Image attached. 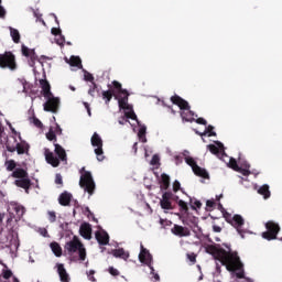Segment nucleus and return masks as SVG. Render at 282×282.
<instances>
[{
  "instance_id": "1",
  "label": "nucleus",
  "mask_w": 282,
  "mask_h": 282,
  "mask_svg": "<svg viewBox=\"0 0 282 282\" xmlns=\"http://www.w3.org/2000/svg\"><path fill=\"white\" fill-rule=\"evenodd\" d=\"M225 248L221 245H212L208 247V252L214 257L216 261H219L221 265H225L228 272H236L237 279H246V272L243 271V262L239 258L237 251H232L230 245L224 243Z\"/></svg>"
},
{
  "instance_id": "2",
  "label": "nucleus",
  "mask_w": 282,
  "mask_h": 282,
  "mask_svg": "<svg viewBox=\"0 0 282 282\" xmlns=\"http://www.w3.org/2000/svg\"><path fill=\"white\" fill-rule=\"evenodd\" d=\"M65 250L70 256V261H85L87 259V249L78 236H74L70 241L66 242Z\"/></svg>"
},
{
  "instance_id": "3",
  "label": "nucleus",
  "mask_w": 282,
  "mask_h": 282,
  "mask_svg": "<svg viewBox=\"0 0 282 282\" xmlns=\"http://www.w3.org/2000/svg\"><path fill=\"white\" fill-rule=\"evenodd\" d=\"M224 218L226 219L227 224H230L234 228H236L237 232L243 237L246 231L243 230V226H246V220L239 214L232 216V214L226 212L223 214Z\"/></svg>"
},
{
  "instance_id": "4",
  "label": "nucleus",
  "mask_w": 282,
  "mask_h": 282,
  "mask_svg": "<svg viewBox=\"0 0 282 282\" xmlns=\"http://www.w3.org/2000/svg\"><path fill=\"white\" fill-rule=\"evenodd\" d=\"M0 67L1 69L14 72L17 69V56L10 51L0 54Z\"/></svg>"
},
{
  "instance_id": "5",
  "label": "nucleus",
  "mask_w": 282,
  "mask_h": 282,
  "mask_svg": "<svg viewBox=\"0 0 282 282\" xmlns=\"http://www.w3.org/2000/svg\"><path fill=\"white\" fill-rule=\"evenodd\" d=\"M112 87H113V89H116V91L118 94L123 95V97L117 99L119 107L121 109H129V105H128V102H129V90L122 88V84H120V82H118V80L112 82Z\"/></svg>"
},
{
  "instance_id": "6",
  "label": "nucleus",
  "mask_w": 282,
  "mask_h": 282,
  "mask_svg": "<svg viewBox=\"0 0 282 282\" xmlns=\"http://www.w3.org/2000/svg\"><path fill=\"white\" fill-rule=\"evenodd\" d=\"M267 231L262 232L263 239H267V241H272L273 239H276V235L281 231V227L279 224L269 220L265 224Z\"/></svg>"
},
{
  "instance_id": "7",
  "label": "nucleus",
  "mask_w": 282,
  "mask_h": 282,
  "mask_svg": "<svg viewBox=\"0 0 282 282\" xmlns=\"http://www.w3.org/2000/svg\"><path fill=\"white\" fill-rule=\"evenodd\" d=\"M91 145L96 147L95 154L97 155L98 162L105 160V151H102V138L98 132H95L90 139Z\"/></svg>"
},
{
  "instance_id": "8",
  "label": "nucleus",
  "mask_w": 282,
  "mask_h": 282,
  "mask_svg": "<svg viewBox=\"0 0 282 282\" xmlns=\"http://www.w3.org/2000/svg\"><path fill=\"white\" fill-rule=\"evenodd\" d=\"M185 162L188 166H191L193 173L197 175V177H210L208 171L197 165V161H195V159H193L192 156H186Z\"/></svg>"
},
{
  "instance_id": "9",
  "label": "nucleus",
  "mask_w": 282,
  "mask_h": 282,
  "mask_svg": "<svg viewBox=\"0 0 282 282\" xmlns=\"http://www.w3.org/2000/svg\"><path fill=\"white\" fill-rule=\"evenodd\" d=\"M6 147L9 153H14V151H17L18 155H28V153H30V143H26L25 141H21L15 145H11L9 142H7Z\"/></svg>"
},
{
  "instance_id": "10",
  "label": "nucleus",
  "mask_w": 282,
  "mask_h": 282,
  "mask_svg": "<svg viewBox=\"0 0 282 282\" xmlns=\"http://www.w3.org/2000/svg\"><path fill=\"white\" fill-rule=\"evenodd\" d=\"M140 248H141V251L139 253V260L141 263H144L145 265H148V268H150V270H151L150 274H153V272H154L153 256L151 254V252H149V250L147 248H144L143 243H141Z\"/></svg>"
},
{
  "instance_id": "11",
  "label": "nucleus",
  "mask_w": 282,
  "mask_h": 282,
  "mask_svg": "<svg viewBox=\"0 0 282 282\" xmlns=\"http://www.w3.org/2000/svg\"><path fill=\"white\" fill-rule=\"evenodd\" d=\"M7 171H13L12 177H28V171L22 167H17V162L14 160H9L6 162Z\"/></svg>"
},
{
  "instance_id": "12",
  "label": "nucleus",
  "mask_w": 282,
  "mask_h": 282,
  "mask_svg": "<svg viewBox=\"0 0 282 282\" xmlns=\"http://www.w3.org/2000/svg\"><path fill=\"white\" fill-rule=\"evenodd\" d=\"M45 98H46V102H44V111H50L51 113H57L58 106L61 105V99H58V97H54V95Z\"/></svg>"
},
{
  "instance_id": "13",
  "label": "nucleus",
  "mask_w": 282,
  "mask_h": 282,
  "mask_svg": "<svg viewBox=\"0 0 282 282\" xmlns=\"http://www.w3.org/2000/svg\"><path fill=\"white\" fill-rule=\"evenodd\" d=\"M22 55H24L26 58H30V67H34V65H36V61L41 63V59H39V55H36V51L34 48H29L24 44H22Z\"/></svg>"
},
{
  "instance_id": "14",
  "label": "nucleus",
  "mask_w": 282,
  "mask_h": 282,
  "mask_svg": "<svg viewBox=\"0 0 282 282\" xmlns=\"http://www.w3.org/2000/svg\"><path fill=\"white\" fill-rule=\"evenodd\" d=\"M79 186L80 188H84L88 195H94V191H96V183L94 182V177H80Z\"/></svg>"
},
{
  "instance_id": "15",
  "label": "nucleus",
  "mask_w": 282,
  "mask_h": 282,
  "mask_svg": "<svg viewBox=\"0 0 282 282\" xmlns=\"http://www.w3.org/2000/svg\"><path fill=\"white\" fill-rule=\"evenodd\" d=\"M173 198V193L165 192L162 195V198L160 200V206L163 210H173V204L171 203V199Z\"/></svg>"
},
{
  "instance_id": "16",
  "label": "nucleus",
  "mask_w": 282,
  "mask_h": 282,
  "mask_svg": "<svg viewBox=\"0 0 282 282\" xmlns=\"http://www.w3.org/2000/svg\"><path fill=\"white\" fill-rule=\"evenodd\" d=\"M171 102H173V105H176L182 111H188V109H191V105H188V101H186L178 95L172 96Z\"/></svg>"
},
{
  "instance_id": "17",
  "label": "nucleus",
  "mask_w": 282,
  "mask_h": 282,
  "mask_svg": "<svg viewBox=\"0 0 282 282\" xmlns=\"http://www.w3.org/2000/svg\"><path fill=\"white\" fill-rule=\"evenodd\" d=\"M238 173L248 177V175H259V172L250 171V163L248 161H239V170Z\"/></svg>"
},
{
  "instance_id": "18",
  "label": "nucleus",
  "mask_w": 282,
  "mask_h": 282,
  "mask_svg": "<svg viewBox=\"0 0 282 282\" xmlns=\"http://www.w3.org/2000/svg\"><path fill=\"white\" fill-rule=\"evenodd\" d=\"M171 232L176 237H191V230L180 225H174V227L171 229Z\"/></svg>"
},
{
  "instance_id": "19",
  "label": "nucleus",
  "mask_w": 282,
  "mask_h": 282,
  "mask_svg": "<svg viewBox=\"0 0 282 282\" xmlns=\"http://www.w3.org/2000/svg\"><path fill=\"white\" fill-rule=\"evenodd\" d=\"M95 239L98 241L99 246H108L109 245V234L107 231H96Z\"/></svg>"
},
{
  "instance_id": "20",
  "label": "nucleus",
  "mask_w": 282,
  "mask_h": 282,
  "mask_svg": "<svg viewBox=\"0 0 282 282\" xmlns=\"http://www.w3.org/2000/svg\"><path fill=\"white\" fill-rule=\"evenodd\" d=\"M45 160L47 164H51L54 169L61 164V159L56 158L54 152H51L50 150H45Z\"/></svg>"
},
{
  "instance_id": "21",
  "label": "nucleus",
  "mask_w": 282,
  "mask_h": 282,
  "mask_svg": "<svg viewBox=\"0 0 282 282\" xmlns=\"http://www.w3.org/2000/svg\"><path fill=\"white\" fill-rule=\"evenodd\" d=\"M15 186L19 188H24L25 193H30V187L32 186V181L26 177H20L15 180Z\"/></svg>"
},
{
  "instance_id": "22",
  "label": "nucleus",
  "mask_w": 282,
  "mask_h": 282,
  "mask_svg": "<svg viewBox=\"0 0 282 282\" xmlns=\"http://www.w3.org/2000/svg\"><path fill=\"white\" fill-rule=\"evenodd\" d=\"M40 85L44 98H50V96H54L52 94V86L50 85V82H47V79H40Z\"/></svg>"
},
{
  "instance_id": "23",
  "label": "nucleus",
  "mask_w": 282,
  "mask_h": 282,
  "mask_svg": "<svg viewBox=\"0 0 282 282\" xmlns=\"http://www.w3.org/2000/svg\"><path fill=\"white\" fill-rule=\"evenodd\" d=\"M79 235L84 239H87V240L91 239V226L89 225V223H84L80 225Z\"/></svg>"
},
{
  "instance_id": "24",
  "label": "nucleus",
  "mask_w": 282,
  "mask_h": 282,
  "mask_svg": "<svg viewBox=\"0 0 282 282\" xmlns=\"http://www.w3.org/2000/svg\"><path fill=\"white\" fill-rule=\"evenodd\" d=\"M56 268H57L59 280L62 282H69V273H67V270L65 269V264L57 263Z\"/></svg>"
},
{
  "instance_id": "25",
  "label": "nucleus",
  "mask_w": 282,
  "mask_h": 282,
  "mask_svg": "<svg viewBox=\"0 0 282 282\" xmlns=\"http://www.w3.org/2000/svg\"><path fill=\"white\" fill-rule=\"evenodd\" d=\"M58 204L61 206H69L72 204V194L69 192H63L58 197Z\"/></svg>"
},
{
  "instance_id": "26",
  "label": "nucleus",
  "mask_w": 282,
  "mask_h": 282,
  "mask_svg": "<svg viewBox=\"0 0 282 282\" xmlns=\"http://www.w3.org/2000/svg\"><path fill=\"white\" fill-rule=\"evenodd\" d=\"M54 147H55V153L61 160V162H67V152H65V149H63V147H61V144L58 143H54Z\"/></svg>"
},
{
  "instance_id": "27",
  "label": "nucleus",
  "mask_w": 282,
  "mask_h": 282,
  "mask_svg": "<svg viewBox=\"0 0 282 282\" xmlns=\"http://www.w3.org/2000/svg\"><path fill=\"white\" fill-rule=\"evenodd\" d=\"M11 206L15 213V220L21 219L25 215V207H23V205L13 204Z\"/></svg>"
},
{
  "instance_id": "28",
  "label": "nucleus",
  "mask_w": 282,
  "mask_h": 282,
  "mask_svg": "<svg viewBox=\"0 0 282 282\" xmlns=\"http://www.w3.org/2000/svg\"><path fill=\"white\" fill-rule=\"evenodd\" d=\"M102 99L105 100L106 105H109L111 102V98H116V100H118V95L113 94V90L109 89V90H104L101 93Z\"/></svg>"
},
{
  "instance_id": "29",
  "label": "nucleus",
  "mask_w": 282,
  "mask_h": 282,
  "mask_svg": "<svg viewBox=\"0 0 282 282\" xmlns=\"http://www.w3.org/2000/svg\"><path fill=\"white\" fill-rule=\"evenodd\" d=\"M215 144L207 145V149L210 151V153H213V155H219V149H224V143L220 141H215Z\"/></svg>"
},
{
  "instance_id": "30",
  "label": "nucleus",
  "mask_w": 282,
  "mask_h": 282,
  "mask_svg": "<svg viewBox=\"0 0 282 282\" xmlns=\"http://www.w3.org/2000/svg\"><path fill=\"white\" fill-rule=\"evenodd\" d=\"M112 254L116 259H123L124 261L129 259V252L124 251L122 248L112 250Z\"/></svg>"
},
{
  "instance_id": "31",
  "label": "nucleus",
  "mask_w": 282,
  "mask_h": 282,
  "mask_svg": "<svg viewBox=\"0 0 282 282\" xmlns=\"http://www.w3.org/2000/svg\"><path fill=\"white\" fill-rule=\"evenodd\" d=\"M195 112H193L191 109L183 110L181 112V118L185 120V122H193L195 120Z\"/></svg>"
},
{
  "instance_id": "32",
  "label": "nucleus",
  "mask_w": 282,
  "mask_h": 282,
  "mask_svg": "<svg viewBox=\"0 0 282 282\" xmlns=\"http://www.w3.org/2000/svg\"><path fill=\"white\" fill-rule=\"evenodd\" d=\"M259 195H262L264 199H270V186L268 184L262 185L259 189H258Z\"/></svg>"
},
{
  "instance_id": "33",
  "label": "nucleus",
  "mask_w": 282,
  "mask_h": 282,
  "mask_svg": "<svg viewBox=\"0 0 282 282\" xmlns=\"http://www.w3.org/2000/svg\"><path fill=\"white\" fill-rule=\"evenodd\" d=\"M51 250L55 254V257H63V248L58 242H51Z\"/></svg>"
},
{
  "instance_id": "34",
  "label": "nucleus",
  "mask_w": 282,
  "mask_h": 282,
  "mask_svg": "<svg viewBox=\"0 0 282 282\" xmlns=\"http://www.w3.org/2000/svg\"><path fill=\"white\" fill-rule=\"evenodd\" d=\"M161 191H167L169 186H171L170 177H160L158 178Z\"/></svg>"
},
{
  "instance_id": "35",
  "label": "nucleus",
  "mask_w": 282,
  "mask_h": 282,
  "mask_svg": "<svg viewBox=\"0 0 282 282\" xmlns=\"http://www.w3.org/2000/svg\"><path fill=\"white\" fill-rule=\"evenodd\" d=\"M10 34L13 43H21V33H19V30L10 28Z\"/></svg>"
},
{
  "instance_id": "36",
  "label": "nucleus",
  "mask_w": 282,
  "mask_h": 282,
  "mask_svg": "<svg viewBox=\"0 0 282 282\" xmlns=\"http://www.w3.org/2000/svg\"><path fill=\"white\" fill-rule=\"evenodd\" d=\"M82 63L83 62L80 61V57H78V56H72L69 59V65L72 67H80Z\"/></svg>"
},
{
  "instance_id": "37",
  "label": "nucleus",
  "mask_w": 282,
  "mask_h": 282,
  "mask_svg": "<svg viewBox=\"0 0 282 282\" xmlns=\"http://www.w3.org/2000/svg\"><path fill=\"white\" fill-rule=\"evenodd\" d=\"M139 140L143 143L147 142V127H141L138 132Z\"/></svg>"
},
{
  "instance_id": "38",
  "label": "nucleus",
  "mask_w": 282,
  "mask_h": 282,
  "mask_svg": "<svg viewBox=\"0 0 282 282\" xmlns=\"http://www.w3.org/2000/svg\"><path fill=\"white\" fill-rule=\"evenodd\" d=\"M229 169H232V171H236L239 173V163H237L236 159H230L228 163Z\"/></svg>"
},
{
  "instance_id": "39",
  "label": "nucleus",
  "mask_w": 282,
  "mask_h": 282,
  "mask_svg": "<svg viewBox=\"0 0 282 282\" xmlns=\"http://www.w3.org/2000/svg\"><path fill=\"white\" fill-rule=\"evenodd\" d=\"M96 91H98V84L93 82L90 88L88 89V95L91 96V98H94L96 96Z\"/></svg>"
},
{
  "instance_id": "40",
  "label": "nucleus",
  "mask_w": 282,
  "mask_h": 282,
  "mask_svg": "<svg viewBox=\"0 0 282 282\" xmlns=\"http://www.w3.org/2000/svg\"><path fill=\"white\" fill-rule=\"evenodd\" d=\"M46 139L50 140V142H56V132L50 129V131L46 133Z\"/></svg>"
},
{
  "instance_id": "41",
  "label": "nucleus",
  "mask_w": 282,
  "mask_h": 282,
  "mask_svg": "<svg viewBox=\"0 0 282 282\" xmlns=\"http://www.w3.org/2000/svg\"><path fill=\"white\" fill-rule=\"evenodd\" d=\"M206 133H209L208 134L209 138H213V137L217 135V132H215V127H213V126H208L206 128V132L203 133V135H206Z\"/></svg>"
},
{
  "instance_id": "42",
  "label": "nucleus",
  "mask_w": 282,
  "mask_h": 282,
  "mask_svg": "<svg viewBox=\"0 0 282 282\" xmlns=\"http://www.w3.org/2000/svg\"><path fill=\"white\" fill-rule=\"evenodd\" d=\"M153 174L155 175V177H169V175L162 173V170H160V167L158 166L153 169Z\"/></svg>"
},
{
  "instance_id": "43",
  "label": "nucleus",
  "mask_w": 282,
  "mask_h": 282,
  "mask_svg": "<svg viewBox=\"0 0 282 282\" xmlns=\"http://www.w3.org/2000/svg\"><path fill=\"white\" fill-rule=\"evenodd\" d=\"M151 166H160V155L154 154L150 161Z\"/></svg>"
},
{
  "instance_id": "44",
  "label": "nucleus",
  "mask_w": 282,
  "mask_h": 282,
  "mask_svg": "<svg viewBox=\"0 0 282 282\" xmlns=\"http://www.w3.org/2000/svg\"><path fill=\"white\" fill-rule=\"evenodd\" d=\"M124 116L128 120H138V116L133 110L127 111Z\"/></svg>"
},
{
  "instance_id": "45",
  "label": "nucleus",
  "mask_w": 282,
  "mask_h": 282,
  "mask_svg": "<svg viewBox=\"0 0 282 282\" xmlns=\"http://www.w3.org/2000/svg\"><path fill=\"white\" fill-rule=\"evenodd\" d=\"M48 221L54 224L56 221V212H47Z\"/></svg>"
},
{
  "instance_id": "46",
  "label": "nucleus",
  "mask_w": 282,
  "mask_h": 282,
  "mask_svg": "<svg viewBox=\"0 0 282 282\" xmlns=\"http://www.w3.org/2000/svg\"><path fill=\"white\" fill-rule=\"evenodd\" d=\"M109 274H111L112 276H120V271H118V269L113 268V267H109L108 269Z\"/></svg>"
},
{
  "instance_id": "47",
  "label": "nucleus",
  "mask_w": 282,
  "mask_h": 282,
  "mask_svg": "<svg viewBox=\"0 0 282 282\" xmlns=\"http://www.w3.org/2000/svg\"><path fill=\"white\" fill-rule=\"evenodd\" d=\"M178 206H180V208H181V210H184L185 213H187V210H188V204H186V202H184V200H178Z\"/></svg>"
},
{
  "instance_id": "48",
  "label": "nucleus",
  "mask_w": 282,
  "mask_h": 282,
  "mask_svg": "<svg viewBox=\"0 0 282 282\" xmlns=\"http://www.w3.org/2000/svg\"><path fill=\"white\" fill-rule=\"evenodd\" d=\"M80 177H91V172L85 170V167H83L80 171Z\"/></svg>"
},
{
  "instance_id": "49",
  "label": "nucleus",
  "mask_w": 282,
  "mask_h": 282,
  "mask_svg": "<svg viewBox=\"0 0 282 282\" xmlns=\"http://www.w3.org/2000/svg\"><path fill=\"white\" fill-rule=\"evenodd\" d=\"M33 124H34V127H36L37 129H43V122H41V121L39 120V118H36V117H33Z\"/></svg>"
},
{
  "instance_id": "50",
  "label": "nucleus",
  "mask_w": 282,
  "mask_h": 282,
  "mask_svg": "<svg viewBox=\"0 0 282 282\" xmlns=\"http://www.w3.org/2000/svg\"><path fill=\"white\" fill-rule=\"evenodd\" d=\"M12 276V271L11 270H3L2 272V278L8 281Z\"/></svg>"
},
{
  "instance_id": "51",
  "label": "nucleus",
  "mask_w": 282,
  "mask_h": 282,
  "mask_svg": "<svg viewBox=\"0 0 282 282\" xmlns=\"http://www.w3.org/2000/svg\"><path fill=\"white\" fill-rule=\"evenodd\" d=\"M84 79L87 80L88 83H91V85H94V75H91V73H86L84 75Z\"/></svg>"
},
{
  "instance_id": "52",
  "label": "nucleus",
  "mask_w": 282,
  "mask_h": 282,
  "mask_svg": "<svg viewBox=\"0 0 282 282\" xmlns=\"http://www.w3.org/2000/svg\"><path fill=\"white\" fill-rule=\"evenodd\" d=\"M187 259L192 262V263H197V256L195 253H187Z\"/></svg>"
},
{
  "instance_id": "53",
  "label": "nucleus",
  "mask_w": 282,
  "mask_h": 282,
  "mask_svg": "<svg viewBox=\"0 0 282 282\" xmlns=\"http://www.w3.org/2000/svg\"><path fill=\"white\" fill-rule=\"evenodd\" d=\"M94 274H96V271H95V270H90V271L87 273V276H88L89 281H93V282L96 281V278L94 276Z\"/></svg>"
},
{
  "instance_id": "54",
  "label": "nucleus",
  "mask_w": 282,
  "mask_h": 282,
  "mask_svg": "<svg viewBox=\"0 0 282 282\" xmlns=\"http://www.w3.org/2000/svg\"><path fill=\"white\" fill-rule=\"evenodd\" d=\"M195 122L197 123V124H203L204 127H206V124H208V121H206V119H204V118H197L196 120H195Z\"/></svg>"
},
{
  "instance_id": "55",
  "label": "nucleus",
  "mask_w": 282,
  "mask_h": 282,
  "mask_svg": "<svg viewBox=\"0 0 282 282\" xmlns=\"http://www.w3.org/2000/svg\"><path fill=\"white\" fill-rule=\"evenodd\" d=\"M180 188H181L180 182H178V181H175V182L173 183V191H174V193H177V191H180Z\"/></svg>"
},
{
  "instance_id": "56",
  "label": "nucleus",
  "mask_w": 282,
  "mask_h": 282,
  "mask_svg": "<svg viewBox=\"0 0 282 282\" xmlns=\"http://www.w3.org/2000/svg\"><path fill=\"white\" fill-rule=\"evenodd\" d=\"M1 1L0 0V19H6V9L1 6Z\"/></svg>"
},
{
  "instance_id": "57",
  "label": "nucleus",
  "mask_w": 282,
  "mask_h": 282,
  "mask_svg": "<svg viewBox=\"0 0 282 282\" xmlns=\"http://www.w3.org/2000/svg\"><path fill=\"white\" fill-rule=\"evenodd\" d=\"M192 208H193V210H195V208H202V202L195 200V202L193 203Z\"/></svg>"
},
{
  "instance_id": "58",
  "label": "nucleus",
  "mask_w": 282,
  "mask_h": 282,
  "mask_svg": "<svg viewBox=\"0 0 282 282\" xmlns=\"http://www.w3.org/2000/svg\"><path fill=\"white\" fill-rule=\"evenodd\" d=\"M51 32H52V34L54 35V36H61V29H56V28H53L52 30H51Z\"/></svg>"
},
{
  "instance_id": "59",
  "label": "nucleus",
  "mask_w": 282,
  "mask_h": 282,
  "mask_svg": "<svg viewBox=\"0 0 282 282\" xmlns=\"http://www.w3.org/2000/svg\"><path fill=\"white\" fill-rule=\"evenodd\" d=\"M160 224H161V226H171V221L170 220H167V219H160Z\"/></svg>"
},
{
  "instance_id": "60",
  "label": "nucleus",
  "mask_w": 282,
  "mask_h": 282,
  "mask_svg": "<svg viewBox=\"0 0 282 282\" xmlns=\"http://www.w3.org/2000/svg\"><path fill=\"white\" fill-rule=\"evenodd\" d=\"M59 36L61 37L57 39V41H56L57 45H65V36H63V35H59Z\"/></svg>"
},
{
  "instance_id": "61",
  "label": "nucleus",
  "mask_w": 282,
  "mask_h": 282,
  "mask_svg": "<svg viewBox=\"0 0 282 282\" xmlns=\"http://www.w3.org/2000/svg\"><path fill=\"white\" fill-rule=\"evenodd\" d=\"M84 107L87 109L88 116H91V108L89 107V102L84 101Z\"/></svg>"
},
{
  "instance_id": "62",
  "label": "nucleus",
  "mask_w": 282,
  "mask_h": 282,
  "mask_svg": "<svg viewBox=\"0 0 282 282\" xmlns=\"http://www.w3.org/2000/svg\"><path fill=\"white\" fill-rule=\"evenodd\" d=\"M206 206L207 208H215V200H207Z\"/></svg>"
},
{
  "instance_id": "63",
  "label": "nucleus",
  "mask_w": 282,
  "mask_h": 282,
  "mask_svg": "<svg viewBox=\"0 0 282 282\" xmlns=\"http://www.w3.org/2000/svg\"><path fill=\"white\" fill-rule=\"evenodd\" d=\"M213 231L214 232H221V227H219L217 225H213Z\"/></svg>"
},
{
  "instance_id": "64",
  "label": "nucleus",
  "mask_w": 282,
  "mask_h": 282,
  "mask_svg": "<svg viewBox=\"0 0 282 282\" xmlns=\"http://www.w3.org/2000/svg\"><path fill=\"white\" fill-rule=\"evenodd\" d=\"M127 122H129V121L127 120L126 117H121V118L119 119V124H127Z\"/></svg>"
}]
</instances>
